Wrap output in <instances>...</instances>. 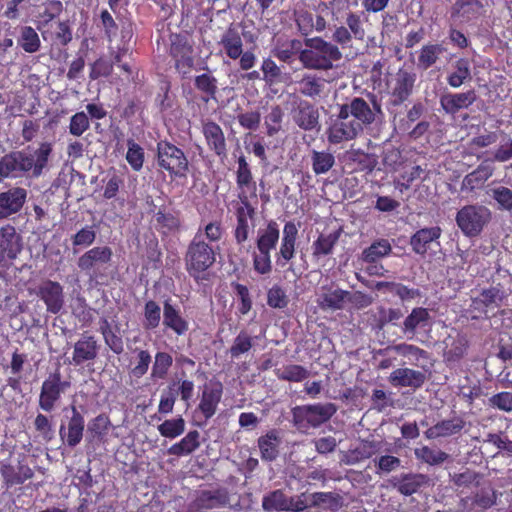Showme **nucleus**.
I'll list each match as a JSON object with an SVG mask.
<instances>
[{
    "label": "nucleus",
    "instance_id": "obj_1",
    "mask_svg": "<svg viewBox=\"0 0 512 512\" xmlns=\"http://www.w3.org/2000/svg\"><path fill=\"white\" fill-rule=\"evenodd\" d=\"M235 181L238 189L239 202L235 206L236 225L233 236L237 245H243L249 238L250 230L254 227L256 207L251 199H257V185L254 180L251 166L242 154L237 159Z\"/></svg>",
    "mask_w": 512,
    "mask_h": 512
},
{
    "label": "nucleus",
    "instance_id": "obj_2",
    "mask_svg": "<svg viewBox=\"0 0 512 512\" xmlns=\"http://www.w3.org/2000/svg\"><path fill=\"white\" fill-rule=\"evenodd\" d=\"M333 32L331 39L346 52L347 57H355L359 54V48L355 43H363L366 38V30L361 14L350 10L348 6L337 7L331 10Z\"/></svg>",
    "mask_w": 512,
    "mask_h": 512
},
{
    "label": "nucleus",
    "instance_id": "obj_3",
    "mask_svg": "<svg viewBox=\"0 0 512 512\" xmlns=\"http://www.w3.org/2000/svg\"><path fill=\"white\" fill-rule=\"evenodd\" d=\"M52 153V145L43 142L33 151L27 150L11 151L0 158V177L10 178L30 173L32 177L38 178L48 164Z\"/></svg>",
    "mask_w": 512,
    "mask_h": 512
},
{
    "label": "nucleus",
    "instance_id": "obj_4",
    "mask_svg": "<svg viewBox=\"0 0 512 512\" xmlns=\"http://www.w3.org/2000/svg\"><path fill=\"white\" fill-rule=\"evenodd\" d=\"M219 251V246L205 241L202 230L198 229L184 255L185 268L189 276L196 282L207 280L208 271L216 263Z\"/></svg>",
    "mask_w": 512,
    "mask_h": 512
},
{
    "label": "nucleus",
    "instance_id": "obj_5",
    "mask_svg": "<svg viewBox=\"0 0 512 512\" xmlns=\"http://www.w3.org/2000/svg\"><path fill=\"white\" fill-rule=\"evenodd\" d=\"M309 49L300 50L299 60L303 67L314 70H330L334 63L342 59V49L336 43L324 40L321 37L306 39Z\"/></svg>",
    "mask_w": 512,
    "mask_h": 512
},
{
    "label": "nucleus",
    "instance_id": "obj_6",
    "mask_svg": "<svg viewBox=\"0 0 512 512\" xmlns=\"http://www.w3.org/2000/svg\"><path fill=\"white\" fill-rule=\"evenodd\" d=\"M280 239L279 224L271 219L260 228L256 237L257 252L253 253V269L260 275L272 271L271 252L276 248Z\"/></svg>",
    "mask_w": 512,
    "mask_h": 512
},
{
    "label": "nucleus",
    "instance_id": "obj_7",
    "mask_svg": "<svg viewBox=\"0 0 512 512\" xmlns=\"http://www.w3.org/2000/svg\"><path fill=\"white\" fill-rule=\"evenodd\" d=\"M337 412L332 402L298 405L292 408V422L298 430L318 428L328 422Z\"/></svg>",
    "mask_w": 512,
    "mask_h": 512
},
{
    "label": "nucleus",
    "instance_id": "obj_8",
    "mask_svg": "<svg viewBox=\"0 0 512 512\" xmlns=\"http://www.w3.org/2000/svg\"><path fill=\"white\" fill-rule=\"evenodd\" d=\"M156 159L158 167L167 171L171 178L185 177L189 170V161L184 151L168 140L157 142Z\"/></svg>",
    "mask_w": 512,
    "mask_h": 512
},
{
    "label": "nucleus",
    "instance_id": "obj_9",
    "mask_svg": "<svg viewBox=\"0 0 512 512\" xmlns=\"http://www.w3.org/2000/svg\"><path fill=\"white\" fill-rule=\"evenodd\" d=\"M455 220L457 226L466 237L474 238L479 236L491 222L492 213L484 205L470 204L458 210Z\"/></svg>",
    "mask_w": 512,
    "mask_h": 512
},
{
    "label": "nucleus",
    "instance_id": "obj_10",
    "mask_svg": "<svg viewBox=\"0 0 512 512\" xmlns=\"http://www.w3.org/2000/svg\"><path fill=\"white\" fill-rule=\"evenodd\" d=\"M370 97L371 104L362 97H354L348 102L338 105L345 116H348L360 128L362 133L365 128L376 121L378 114H382L381 105L378 103L376 96L370 94Z\"/></svg>",
    "mask_w": 512,
    "mask_h": 512
},
{
    "label": "nucleus",
    "instance_id": "obj_11",
    "mask_svg": "<svg viewBox=\"0 0 512 512\" xmlns=\"http://www.w3.org/2000/svg\"><path fill=\"white\" fill-rule=\"evenodd\" d=\"M71 387V382L63 380L59 369L50 373L42 382L38 407L44 412H52L61 401L62 395Z\"/></svg>",
    "mask_w": 512,
    "mask_h": 512
},
{
    "label": "nucleus",
    "instance_id": "obj_12",
    "mask_svg": "<svg viewBox=\"0 0 512 512\" xmlns=\"http://www.w3.org/2000/svg\"><path fill=\"white\" fill-rule=\"evenodd\" d=\"M219 45L223 47L227 57L232 60L239 59V66L242 70L248 71L255 66L256 55L250 50L243 51L241 35L232 25L222 35Z\"/></svg>",
    "mask_w": 512,
    "mask_h": 512
},
{
    "label": "nucleus",
    "instance_id": "obj_13",
    "mask_svg": "<svg viewBox=\"0 0 512 512\" xmlns=\"http://www.w3.org/2000/svg\"><path fill=\"white\" fill-rule=\"evenodd\" d=\"M362 132L354 122L345 116L338 106V112L329 118L326 129L327 141L332 145H338L356 139Z\"/></svg>",
    "mask_w": 512,
    "mask_h": 512
},
{
    "label": "nucleus",
    "instance_id": "obj_14",
    "mask_svg": "<svg viewBox=\"0 0 512 512\" xmlns=\"http://www.w3.org/2000/svg\"><path fill=\"white\" fill-rule=\"evenodd\" d=\"M303 498H306V493L295 498L287 496L281 489H276L263 496L262 508L265 512H302L308 508Z\"/></svg>",
    "mask_w": 512,
    "mask_h": 512
},
{
    "label": "nucleus",
    "instance_id": "obj_15",
    "mask_svg": "<svg viewBox=\"0 0 512 512\" xmlns=\"http://www.w3.org/2000/svg\"><path fill=\"white\" fill-rule=\"evenodd\" d=\"M34 294L45 304L48 313L57 315L65 306L64 288L58 281L42 280L35 288Z\"/></svg>",
    "mask_w": 512,
    "mask_h": 512
},
{
    "label": "nucleus",
    "instance_id": "obj_16",
    "mask_svg": "<svg viewBox=\"0 0 512 512\" xmlns=\"http://www.w3.org/2000/svg\"><path fill=\"white\" fill-rule=\"evenodd\" d=\"M70 411L71 416L65 422L62 421L59 427V437L65 446L74 448L83 439L85 419L75 405H71Z\"/></svg>",
    "mask_w": 512,
    "mask_h": 512
},
{
    "label": "nucleus",
    "instance_id": "obj_17",
    "mask_svg": "<svg viewBox=\"0 0 512 512\" xmlns=\"http://www.w3.org/2000/svg\"><path fill=\"white\" fill-rule=\"evenodd\" d=\"M23 249L22 236L12 224L0 227V264L15 260Z\"/></svg>",
    "mask_w": 512,
    "mask_h": 512
},
{
    "label": "nucleus",
    "instance_id": "obj_18",
    "mask_svg": "<svg viewBox=\"0 0 512 512\" xmlns=\"http://www.w3.org/2000/svg\"><path fill=\"white\" fill-rule=\"evenodd\" d=\"M99 349L100 345L96 337L90 332L85 331L74 343L70 363L77 367L93 362L98 357Z\"/></svg>",
    "mask_w": 512,
    "mask_h": 512
},
{
    "label": "nucleus",
    "instance_id": "obj_19",
    "mask_svg": "<svg viewBox=\"0 0 512 512\" xmlns=\"http://www.w3.org/2000/svg\"><path fill=\"white\" fill-rule=\"evenodd\" d=\"M298 228L294 221H287L282 230L279 250L275 254L276 265L285 267L296 254Z\"/></svg>",
    "mask_w": 512,
    "mask_h": 512
},
{
    "label": "nucleus",
    "instance_id": "obj_20",
    "mask_svg": "<svg viewBox=\"0 0 512 512\" xmlns=\"http://www.w3.org/2000/svg\"><path fill=\"white\" fill-rule=\"evenodd\" d=\"M417 75L407 69H399L394 77L391 90V103L400 106L412 95Z\"/></svg>",
    "mask_w": 512,
    "mask_h": 512
},
{
    "label": "nucleus",
    "instance_id": "obj_21",
    "mask_svg": "<svg viewBox=\"0 0 512 512\" xmlns=\"http://www.w3.org/2000/svg\"><path fill=\"white\" fill-rule=\"evenodd\" d=\"M27 195V190L19 186L0 192V220L19 213L26 203Z\"/></svg>",
    "mask_w": 512,
    "mask_h": 512
},
{
    "label": "nucleus",
    "instance_id": "obj_22",
    "mask_svg": "<svg viewBox=\"0 0 512 512\" xmlns=\"http://www.w3.org/2000/svg\"><path fill=\"white\" fill-rule=\"evenodd\" d=\"M293 122L304 131L320 129V114L318 108L306 101L301 100L291 112Z\"/></svg>",
    "mask_w": 512,
    "mask_h": 512
},
{
    "label": "nucleus",
    "instance_id": "obj_23",
    "mask_svg": "<svg viewBox=\"0 0 512 512\" xmlns=\"http://www.w3.org/2000/svg\"><path fill=\"white\" fill-rule=\"evenodd\" d=\"M223 386L219 381L205 384L202 389L197 410L203 415L205 421L211 419L221 402Z\"/></svg>",
    "mask_w": 512,
    "mask_h": 512
},
{
    "label": "nucleus",
    "instance_id": "obj_24",
    "mask_svg": "<svg viewBox=\"0 0 512 512\" xmlns=\"http://www.w3.org/2000/svg\"><path fill=\"white\" fill-rule=\"evenodd\" d=\"M202 133L209 150L221 159L226 158L227 143L220 125L214 121L207 120L202 124Z\"/></svg>",
    "mask_w": 512,
    "mask_h": 512
},
{
    "label": "nucleus",
    "instance_id": "obj_25",
    "mask_svg": "<svg viewBox=\"0 0 512 512\" xmlns=\"http://www.w3.org/2000/svg\"><path fill=\"white\" fill-rule=\"evenodd\" d=\"M497 494L493 487L486 486L477 490L473 495L461 499L463 509L470 511L483 512L496 504Z\"/></svg>",
    "mask_w": 512,
    "mask_h": 512
},
{
    "label": "nucleus",
    "instance_id": "obj_26",
    "mask_svg": "<svg viewBox=\"0 0 512 512\" xmlns=\"http://www.w3.org/2000/svg\"><path fill=\"white\" fill-rule=\"evenodd\" d=\"M477 100V93L470 89L461 93H445L440 97V106L446 114L455 115L461 109L469 108Z\"/></svg>",
    "mask_w": 512,
    "mask_h": 512
},
{
    "label": "nucleus",
    "instance_id": "obj_27",
    "mask_svg": "<svg viewBox=\"0 0 512 512\" xmlns=\"http://www.w3.org/2000/svg\"><path fill=\"white\" fill-rule=\"evenodd\" d=\"M112 255L113 252L109 246L93 247L78 258L77 266L81 271L90 273L95 271L96 266L108 264Z\"/></svg>",
    "mask_w": 512,
    "mask_h": 512
},
{
    "label": "nucleus",
    "instance_id": "obj_28",
    "mask_svg": "<svg viewBox=\"0 0 512 512\" xmlns=\"http://www.w3.org/2000/svg\"><path fill=\"white\" fill-rule=\"evenodd\" d=\"M442 235L440 226L425 227L417 230L410 238L412 250L424 256L431 249L432 244L439 246V239Z\"/></svg>",
    "mask_w": 512,
    "mask_h": 512
},
{
    "label": "nucleus",
    "instance_id": "obj_29",
    "mask_svg": "<svg viewBox=\"0 0 512 512\" xmlns=\"http://www.w3.org/2000/svg\"><path fill=\"white\" fill-rule=\"evenodd\" d=\"M388 379L394 387H410L416 390L425 383L426 376L423 372L411 368H397Z\"/></svg>",
    "mask_w": 512,
    "mask_h": 512
},
{
    "label": "nucleus",
    "instance_id": "obj_30",
    "mask_svg": "<svg viewBox=\"0 0 512 512\" xmlns=\"http://www.w3.org/2000/svg\"><path fill=\"white\" fill-rule=\"evenodd\" d=\"M393 488L404 496H411L427 483V476L420 473H403L390 480Z\"/></svg>",
    "mask_w": 512,
    "mask_h": 512
},
{
    "label": "nucleus",
    "instance_id": "obj_31",
    "mask_svg": "<svg viewBox=\"0 0 512 512\" xmlns=\"http://www.w3.org/2000/svg\"><path fill=\"white\" fill-rule=\"evenodd\" d=\"M484 13V5L479 0H456L451 9V16L465 23L478 20Z\"/></svg>",
    "mask_w": 512,
    "mask_h": 512
},
{
    "label": "nucleus",
    "instance_id": "obj_32",
    "mask_svg": "<svg viewBox=\"0 0 512 512\" xmlns=\"http://www.w3.org/2000/svg\"><path fill=\"white\" fill-rule=\"evenodd\" d=\"M466 426V421L461 416H454L450 419L442 420L431 426L425 431L427 439H436L440 437H449L460 434Z\"/></svg>",
    "mask_w": 512,
    "mask_h": 512
},
{
    "label": "nucleus",
    "instance_id": "obj_33",
    "mask_svg": "<svg viewBox=\"0 0 512 512\" xmlns=\"http://www.w3.org/2000/svg\"><path fill=\"white\" fill-rule=\"evenodd\" d=\"M282 443L280 432L271 429L257 440L260 456L263 461L272 462L279 456V448Z\"/></svg>",
    "mask_w": 512,
    "mask_h": 512
},
{
    "label": "nucleus",
    "instance_id": "obj_34",
    "mask_svg": "<svg viewBox=\"0 0 512 512\" xmlns=\"http://www.w3.org/2000/svg\"><path fill=\"white\" fill-rule=\"evenodd\" d=\"M381 449V443L374 440H362L361 444L345 452L341 462L346 465H355L363 460L369 459Z\"/></svg>",
    "mask_w": 512,
    "mask_h": 512
},
{
    "label": "nucleus",
    "instance_id": "obj_35",
    "mask_svg": "<svg viewBox=\"0 0 512 512\" xmlns=\"http://www.w3.org/2000/svg\"><path fill=\"white\" fill-rule=\"evenodd\" d=\"M163 325L177 336L186 334L189 329L188 321L181 316L180 311L170 300H166L163 305Z\"/></svg>",
    "mask_w": 512,
    "mask_h": 512
},
{
    "label": "nucleus",
    "instance_id": "obj_36",
    "mask_svg": "<svg viewBox=\"0 0 512 512\" xmlns=\"http://www.w3.org/2000/svg\"><path fill=\"white\" fill-rule=\"evenodd\" d=\"M494 168L486 161L480 163L475 170L468 173L462 181V190L472 192L483 187L485 182L493 175Z\"/></svg>",
    "mask_w": 512,
    "mask_h": 512
},
{
    "label": "nucleus",
    "instance_id": "obj_37",
    "mask_svg": "<svg viewBox=\"0 0 512 512\" xmlns=\"http://www.w3.org/2000/svg\"><path fill=\"white\" fill-rule=\"evenodd\" d=\"M325 79L315 74H304L297 82L298 91L311 99L321 98L325 89Z\"/></svg>",
    "mask_w": 512,
    "mask_h": 512
},
{
    "label": "nucleus",
    "instance_id": "obj_38",
    "mask_svg": "<svg viewBox=\"0 0 512 512\" xmlns=\"http://www.w3.org/2000/svg\"><path fill=\"white\" fill-rule=\"evenodd\" d=\"M341 228L329 233H321L312 244V255L315 259L331 255L341 236Z\"/></svg>",
    "mask_w": 512,
    "mask_h": 512
},
{
    "label": "nucleus",
    "instance_id": "obj_39",
    "mask_svg": "<svg viewBox=\"0 0 512 512\" xmlns=\"http://www.w3.org/2000/svg\"><path fill=\"white\" fill-rule=\"evenodd\" d=\"M156 230L162 235L168 236L179 231L181 220L178 214L159 209L154 214Z\"/></svg>",
    "mask_w": 512,
    "mask_h": 512
},
{
    "label": "nucleus",
    "instance_id": "obj_40",
    "mask_svg": "<svg viewBox=\"0 0 512 512\" xmlns=\"http://www.w3.org/2000/svg\"><path fill=\"white\" fill-rule=\"evenodd\" d=\"M194 87L201 93V99L205 103L216 100L218 80L210 71L197 75L194 79Z\"/></svg>",
    "mask_w": 512,
    "mask_h": 512
},
{
    "label": "nucleus",
    "instance_id": "obj_41",
    "mask_svg": "<svg viewBox=\"0 0 512 512\" xmlns=\"http://www.w3.org/2000/svg\"><path fill=\"white\" fill-rule=\"evenodd\" d=\"M201 445L200 433L197 430L189 431L179 442L168 448V454L177 457L190 455Z\"/></svg>",
    "mask_w": 512,
    "mask_h": 512
},
{
    "label": "nucleus",
    "instance_id": "obj_42",
    "mask_svg": "<svg viewBox=\"0 0 512 512\" xmlns=\"http://www.w3.org/2000/svg\"><path fill=\"white\" fill-rule=\"evenodd\" d=\"M308 507H321L325 510L337 511L342 506V497L334 492H314L309 495Z\"/></svg>",
    "mask_w": 512,
    "mask_h": 512
},
{
    "label": "nucleus",
    "instance_id": "obj_43",
    "mask_svg": "<svg viewBox=\"0 0 512 512\" xmlns=\"http://www.w3.org/2000/svg\"><path fill=\"white\" fill-rule=\"evenodd\" d=\"M349 297V292L340 288L328 289L319 298V306L323 310H341Z\"/></svg>",
    "mask_w": 512,
    "mask_h": 512
},
{
    "label": "nucleus",
    "instance_id": "obj_44",
    "mask_svg": "<svg viewBox=\"0 0 512 512\" xmlns=\"http://www.w3.org/2000/svg\"><path fill=\"white\" fill-rule=\"evenodd\" d=\"M430 314L428 309L424 307L413 308L411 313L405 318L403 322V332L410 334L411 337L415 335L417 328H423L428 325Z\"/></svg>",
    "mask_w": 512,
    "mask_h": 512
},
{
    "label": "nucleus",
    "instance_id": "obj_45",
    "mask_svg": "<svg viewBox=\"0 0 512 512\" xmlns=\"http://www.w3.org/2000/svg\"><path fill=\"white\" fill-rule=\"evenodd\" d=\"M173 365V357L165 351H157L152 363L150 379L153 381L164 380Z\"/></svg>",
    "mask_w": 512,
    "mask_h": 512
},
{
    "label": "nucleus",
    "instance_id": "obj_46",
    "mask_svg": "<svg viewBox=\"0 0 512 512\" xmlns=\"http://www.w3.org/2000/svg\"><path fill=\"white\" fill-rule=\"evenodd\" d=\"M503 293L497 287H489L481 291L478 297L473 300L474 307L478 310L494 309L501 306Z\"/></svg>",
    "mask_w": 512,
    "mask_h": 512
},
{
    "label": "nucleus",
    "instance_id": "obj_47",
    "mask_svg": "<svg viewBox=\"0 0 512 512\" xmlns=\"http://www.w3.org/2000/svg\"><path fill=\"white\" fill-rule=\"evenodd\" d=\"M99 331L103 336L106 346L116 355L124 351V342L122 337L112 329L107 318H101Z\"/></svg>",
    "mask_w": 512,
    "mask_h": 512
},
{
    "label": "nucleus",
    "instance_id": "obj_48",
    "mask_svg": "<svg viewBox=\"0 0 512 512\" xmlns=\"http://www.w3.org/2000/svg\"><path fill=\"white\" fill-rule=\"evenodd\" d=\"M390 351H394L401 356L408 357L410 360H412L414 362H418L420 359L427 358V351L419 348L416 345L407 344V343H400V344H396L393 346H389L385 349H380L378 351V354L386 355Z\"/></svg>",
    "mask_w": 512,
    "mask_h": 512
},
{
    "label": "nucleus",
    "instance_id": "obj_49",
    "mask_svg": "<svg viewBox=\"0 0 512 512\" xmlns=\"http://www.w3.org/2000/svg\"><path fill=\"white\" fill-rule=\"evenodd\" d=\"M276 377L282 381L301 382L310 375L307 368L298 364H288L282 368L275 369Z\"/></svg>",
    "mask_w": 512,
    "mask_h": 512
},
{
    "label": "nucleus",
    "instance_id": "obj_50",
    "mask_svg": "<svg viewBox=\"0 0 512 512\" xmlns=\"http://www.w3.org/2000/svg\"><path fill=\"white\" fill-rule=\"evenodd\" d=\"M18 45L26 53H36L41 47L40 38L36 30L31 26H22L20 28V35L18 37Z\"/></svg>",
    "mask_w": 512,
    "mask_h": 512
},
{
    "label": "nucleus",
    "instance_id": "obj_51",
    "mask_svg": "<svg viewBox=\"0 0 512 512\" xmlns=\"http://www.w3.org/2000/svg\"><path fill=\"white\" fill-rule=\"evenodd\" d=\"M444 52L445 48L441 44H426L422 46L418 55V67L423 70L430 68Z\"/></svg>",
    "mask_w": 512,
    "mask_h": 512
},
{
    "label": "nucleus",
    "instance_id": "obj_52",
    "mask_svg": "<svg viewBox=\"0 0 512 512\" xmlns=\"http://www.w3.org/2000/svg\"><path fill=\"white\" fill-rule=\"evenodd\" d=\"M348 159L355 165V170L361 172H372L377 164L374 155L362 151L361 149H352L348 153Z\"/></svg>",
    "mask_w": 512,
    "mask_h": 512
},
{
    "label": "nucleus",
    "instance_id": "obj_53",
    "mask_svg": "<svg viewBox=\"0 0 512 512\" xmlns=\"http://www.w3.org/2000/svg\"><path fill=\"white\" fill-rule=\"evenodd\" d=\"M454 68L455 70L447 76V83L452 88H459L471 78L469 62L465 58H460L455 62Z\"/></svg>",
    "mask_w": 512,
    "mask_h": 512
},
{
    "label": "nucleus",
    "instance_id": "obj_54",
    "mask_svg": "<svg viewBox=\"0 0 512 512\" xmlns=\"http://www.w3.org/2000/svg\"><path fill=\"white\" fill-rule=\"evenodd\" d=\"M312 170L316 175L327 173L335 164V157L328 151L312 150Z\"/></svg>",
    "mask_w": 512,
    "mask_h": 512
},
{
    "label": "nucleus",
    "instance_id": "obj_55",
    "mask_svg": "<svg viewBox=\"0 0 512 512\" xmlns=\"http://www.w3.org/2000/svg\"><path fill=\"white\" fill-rule=\"evenodd\" d=\"M392 247L388 240L379 239L364 249L362 259L364 262L373 263L378 259L390 254Z\"/></svg>",
    "mask_w": 512,
    "mask_h": 512
},
{
    "label": "nucleus",
    "instance_id": "obj_56",
    "mask_svg": "<svg viewBox=\"0 0 512 512\" xmlns=\"http://www.w3.org/2000/svg\"><path fill=\"white\" fill-rule=\"evenodd\" d=\"M416 458L431 466L439 465L445 462L448 454L440 449H433L428 446L416 448L414 451Z\"/></svg>",
    "mask_w": 512,
    "mask_h": 512
},
{
    "label": "nucleus",
    "instance_id": "obj_57",
    "mask_svg": "<svg viewBox=\"0 0 512 512\" xmlns=\"http://www.w3.org/2000/svg\"><path fill=\"white\" fill-rule=\"evenodd\" d=\"M263 81L268 85L279 84L283 81V72L276 62L270 57L264 58L261 64Z\"/></svg>",
    "mask_w": 512,
    "mask_h": 512
},
{
    "label": "nucleus",
    "instance_id": "obj_58",
    "mask_svg": "<svg viewBox=\"0 0 512 512\" xmlns=\"http://www.w3.org/2000/svg\"><path fill=\"white\" fill-rule=\"evenodd\" d=\"M161 436L169 439H175L185 431V420L182 416L174 419H167L158 426Z\"/></svg>",
    "mask_w": 512,
    "mask_h": 512
},
{
    "label": "nucleus",
    "instance_id": "obj_59",
    "mask_svg": "<svg viewBox=\"0 0 512 512\" xmlns=\"http://www.w3.org/2000/svg\"><path fill=\"white\" fill-rule=\"evenodd\" d=\"M144 322L143 327L145 330L156 329L161 321V308L154 300H148L144 305Z\"/></svg>",
    "mask_w": 512,
    "mask_h": 512
},
{
    "label": "nucleus",
    "instance_id": "obj_60",
    "mask_svg": "<svg viewBox=\"0 0 512 512\" xmlns=\"http://www.w3.org/2000/svg\"><path fill=\"white\" fill-rule=\"evenodd\" d=\"M136 354L135 362L130 369V374L133 377L141 378L147 374L150 364L152 362V356L148 350L138 349L134 350Z\"/></svg>",
    "mask_w": 512,
    "mask_h": 512
},
{
    "label": "nucleus",
    "instance_id": "obj_61",
    "mask_svg": "<svg viewBox=\"0 0 512 512\" xmlns=\"http://www.w3.org/2000/svg\"><path fill=\"white\" fill-rule=\"evenodd\" d=\"M126 160L134 171H140L145 160L144 149L131 138L127 140Z\"/></svg>",
    "mask_w": 512,
    "mask_h": 512
},
{
    "label": "nucleus",
    "instance_id": "obj_62",
    "mask_svg": "<svg viewBox=\"0 0 512 512\" xmlns=\"http://www.w3.org/2000/svg\"><path fill=\"white\" fill-rule=\"evenodd\" d=\"M253 347V338L246 330H241L229 348L231 358L235 359L250 351Z\"/></svg>",
    "mask_w": 512,
    "mask_h": 512
},
{
    "label": "nucleus",
    "instance_id": "obj_63",
    "mask_svg": "<svg viewBox=\"0 0 512 512\" xmlns=\"http://www.w3.org/2000/svg\"><path fill=\"white\" fill-rule=\"evenodd\" d=\"M283 117L284 111L279 105L271 107L265 117L266 133L268 136H274L281 130Z\"/></svg>",
    "mask_w": 512,
    "mask_h": 512
},
{
    "label": "nucleus",
    "instance_id": "obj_64",
    "mask_svg": "<svg viewBox=\"0 0 512 512\" xmlns=\"http://www.w3.org/2000/svg\"><path fill=\"white\" fill-rule=\"evenodd\" d=\"M491 197L497 203L499 210L512 211V190L505 186L491 189Z\"/></svg>",
    "mask_w": 512,
    "mask_h": 512
}]
</instances>
